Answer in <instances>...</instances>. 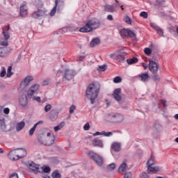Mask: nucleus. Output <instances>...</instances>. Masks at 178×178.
I'll use <instances>...</instances> for the list:
<instances>
[{
	"instance_id": "69168bd1",
	"label": "nucleus",
	"mask_w": 178,
	"mask_h": 178,
	"mask_svg": "<svg viewBox=\"0 0 178 178\" xmlns=\"http://www.w3.org/2000/svg\"><path fill=\"white\" fill-rule=\"evenodd\" d=\"M69 29H70L69 26H66V27L63 28V33H67V31H70Z\"/></svg>"
},
{
	"instance_id": "79ce46f5",
	"label": "nucleus",
	"mask_w": 178,
	"mask_h": 178,
	"mask_svg": "<svg viewBox=\"0 0 178 178\" xmlns=\"http://www.w3.org/2000/svg\"><path fill=\"white\" fill-rule=\"evenodd\" d=\"M112 113L111 114H106L104 116V120H106L107 122H109L111 120V119H112Z\"/></svg>"
},
{
	"instance_id": "3c124183",
	"label": "nucleus",
	"mask_w": 178,
	"mask_h": 178,
	"mask_svg": "<svg viewBox=\"0 0 178 178\" xmlns=\"http://www.w3.org/2000/svg\"><path fill=\"white\" fill-rule=\"evenodd\" d=\"M140 178H149V176H148L147 172H142L140 175Z\"/></svg>"
},
{
	"instance_id": "49530a36",
	"label": "nucleus",
	"mask_w": 178,
	"mask_h": 178,
	"mask_svg": "<svg viewBox=\"0 0 178 178\" xmlns=\"http://www.w3.org/2000/svg\"><path fill=\"white\" fill-rule=\"evenodd\" d=\"M140 16L143 19H147V17H148V13H147L145 11H143L140 13Z\"/></svg>"
},
{
	"instance_id": "9b49d317",
	"label": "nucleus",
	"mask_w": 178,
	"mask_h": 178,
	"mask_svg": "<svg viewBox=\"0 0 178 178\" xmlns=\"http://www.w3.org/2000/svg\"><path fill=\"white\" fill-rule=\"evenodd\" d=\"M19 102L21 106H27L29 104V99H27V95L24 94L19 95Z\"/></svg>"
},
{
	"instance_id": "4d7b16f0",
	"label": "nucleus",
	"mask_w": 178,
	"mask_h": 178,
	"mask_svg": "<svg viewBox=\"0 0 178 178\" xmlns=\"http://www.w3.org/2000/svg\"><path fill=\"white\" fill-rule=\"evenodd\" d=\"M44 173H49L51 172V168L49 167H44L43 169Z\"/></svg>"
},
{
	"instance_id": "e433bc0d",
	"label": "nucleus",
	"mask_w": 178,
	"mask_h": 178,
	"mask_svg": "<svg viewBox=\"0 0 178 178\" xmlns=\"http://www.w3.org/2000/svg\"><path fill=\"white\" fill-rule=\"evenodd\" d=\"M13 72H12V66H9L7 70L6 77H12Z\"/></svg>"
},
{
	"instance_id": "a211bd4d",
	"label": "nucleus",
	"mask_w": 178,
	"mask_h": 178,
	"mask_svg": "<svg viewBox=\"0 0 178 178\" xmlns=\"http://www.w3.org/2000/svg\"><path fill=\"white\" fill-rule=\"evenodd\" d=\"M161 168L159 165H156V163L154 165H151L147 168L148 173H156V172H159Z\"/></svg>"
},
{
	"instance_id": "0eeeda50",
	"label": "nucleus",
	"mask_w": 178,
	"mask_h": 178,
	"mask_svg": "<svg viewBox=\"0 0 178 178\" xmlns=\"http://www.w3.org/2000/svg\"><path fill=\"white\" fill-rule=\"evenodd\" d=\"M34 81V76L31 75L26 76L21 82L20 86L21 87H23L24 88H26L31 84V82Z\"/></svg>"
},
{
	"instance_id": "a19ab883",
	"label": "nucleus",
	"mask_w": 178,
	"mask_h": 178,
	"mask_svg": "<svg viewBox=\"0 0 178 178\" xmlns=\"http://www.w3.org/2000/svg\"><path fill=\"white\" fill-rule=\"evenodd\" d=\"M124 21L125 22V23H127V24H131V18H130V17L129 16H125L124 17Z\"/></svg>"
},
{
	"instance_id": "c756f323",
	"label": "nucleus",
	"mask_w": 178,
	"mask_h": 178,
	"mask_svg": "<svg viewBox=\"0 0 178 178\" xmlns=\"http://www.w3.org/2000/svg\"><path fill=\"white\" fill-rule=\"evenodd\" d=\"M140 78L141 81H147L148 79H149V75L148 73L142 74L139 76Z\"/></svg>"
},
{
	"instance_id": "2eb2a0df",
	"label": "nucleus",
	"mask_w": 178,
	"mask_h": 178,
	"mask_svg": "<svg viewBox=\"0 0 178 178\" xmlns=\"http://www.w3.org/2000/svg\"><path fill=\"white\" fill-rule=\"evenodd\" d=\"M111 116L115 119L116 123H120L124 120V116L119 113H111Z\"/></svg>"
},
{
	"instance_id": "6ab92c4d",
	"label": "nucleus",
	"mask_w": 178,
	"mask_h": 178,
	"mask_svg": "<svg viewBox=\"0 0 178 178\" xmlns=\"http://www.w3.org/2000/svg\"><path fill=\"white\" fill-rule=\"evenodd\" d=\"M122 92V89L117 88L113 92V97L116 101H122V96H120V93Z\"/></svg>"
},
{
	"instance_id": "052dcab7",
	"label": "nucleus",
	"mask_w": 178,
	"mask_h": 178,
	"mask_svg": "<svg viewBox=\"0 0 178 178\" xmlns=\"http://www.w3.org/2000/svg\"><path fill=\"white\" fill-rule=\"evenodd\" d=\"M84 59H86L85 56H80L78 58V62H83V60H84Z\"/></svg>"
},
{
	"instance_id": "f03ea898",
	"label": "nucleus",
	"mask_w": 178,
	"mask_h": 178,
	"mask_svg": "<svg viewBox=\"0 0 178 178\" xmlns=\"http://www.w3.org/2000/svg\"><path fill=\"white\" fill-rule=\"evenodd\" d=\"M101 27V22L96 18L88 19L85 26L79 29L80 33H91L92 30H97Z\"/></svg>"
},
{
	"instance_id": "b1692460",
	"label": "nucleus",
	"mask_w": 178,
	"mask_h": 178,
	"mask_svg": "<svg viewBox=\"0 0 178 178\" xmlns=\"http://www.w3.org/2000/svg\"><path fill=\"white\" fill-rule=\"evenodd\" d=\"M59 115V113L54 112L53 111H50L49 113V119L52 122H55L58 119V116Z\"/></svg>"
},
{
	"instance_id": "2f4dec72",
	"label": "nucleus",
	"mask_w": 178,
	"mask_h": 178,
	"mask_svg": "<svg viewBox=\"0 0 178 178\" xmlns=\"http://www.w3.org/2000/svg\"><path fill=\"white\" fill-rule=\"evenodd\" d=\"M65 127V122H61L58 126L54 127V131H59V130H62Z\"/></svg>"
},
{
	"instance_id": "680f3d73",
	"label": "nucleus",
	"mask_w": 178,
	"mask_h": 178,
	"mask_svg": "<svg viewBox=\"0 0 178 178\" xmlns=\"http://www.w3.org/2000/svg\"><path fill=\"white\" fill-rule=\"evenodd\" d=\"M9 112H10V110L9 109V108H5L3 109V113L6 114V115H9Z\"/></svg>"
},
{
	"instance_id": "9d476101",
	"label": "nucleus",
	"mask_w": 178,
	"mask_h": 178,
	"mask_svg": "<svg viewBox=\"0 0 178 178\" xmlns=\"http://www.w3.org/2000/svg\"><path fill=\"white\" fill-rule=\"evenodd\" d=\"M28 168H29V170H31V172L35 173V175H37V173H39V172H40V165L38 164H35L33 162L30 163L28 165Z\"/></svg>"
},
{
	"instance_id": "20e7f679",
	"label": "nucleus",
	"mask_w": 178,
	"mask_h": 178,
	"mask_svg": "<svg viewBox=\"0 0 178 178\" xmlns=\"http://www.w3.org/2000/svg\"><path fill=\"white\" fill-rule=\"evenodd\" d=\"M40 91V84L34 83L30 86L27 90L28 98H33V96L38 94Z\"/></svg>"
},
{
	"instance_id": "6e6552de",
	"label": "nucleus",
	"mask_w": 178,
	"mask_h": 178,
	"mask_svg": "<svg viewBox=\"0 0 178 178\" xmlns=\"http://www.w3.org/2000/svg\"><path fill=\"white\" fill-rule=\"evenodd\" d=\"M121 37H130L132 40H135L136 33L129 29H123L120 31Z\"/></svg>"
},
{
	"instance_id": "37998d69",
	"label": "nucleus",
	"mask_w": 178,
	"mask_h": 178,
	"mask_svg": "<svg viewBox=\"0 0 178 178\" xmlns=\"http://www.w3.org/2000/svg\"><path fill=\"white\" fill-rule=\"evenodd\" d=\"M52 177L53 178H60L61 177L60 173H59L58 171H54L52 173Z\"/></svg>"
},
{
	"instance_id": "6e6d98bb",
	"label": "nucleus",
	"mask_w": 178,
	"mask_h": 178,
	"mask_svg": "<svg viewBox=\"0 0 178 178\" xmlns=\"http://www.w3.org/2000/svg\"><path fill=\"white\" fill-rule=\"evenodd\" d=\"M153 80L154 81H159V80H161V77L159 76L158 74H155L154 76H153Z\"/></svg>"
},
{
	"instance_id": "cd10ccee",
	"label": "nucleus",
	"mask_w": 178,
	"mask_h": 178,
	"mask_svg": "<svg viewBox=\"0 0 178 178\" xmlns=\"http://www.w3.org/2000/svg\"><path fill=\"white\" fill-rule=\"evenodd\" d=\"M59 2H60V0L55 1V6L49 13L50 16H54L55 13H56V9H58V6Z\"/></svg>"
},
{
	"instance_id": "4be33fe9",
	"label": "nucleus",
	"mask_w": 178,
	"mask_h": 178,
	"mask_svg": "<svg viewBox=\"0 0 178 178\" xmlns=\"http://www.w3.org/2000/svg\"><path fill=\"white\" fill-rule=\"evenodd\" d=\"M92 144L94 147H99V148H104V143H102V140L99 139H94L92 141Z\"/></svg>"
},
{
	"instance_id": "1a4fd4ad",
	"label": "nucleus",
	"mask_w": 178,
	"mask_h": 178,
	"mask_svg": "<svg viewBox=\"0 0 178 178\" xmlns=\"http://www.w3.org/2000/svg\"><path fill=\"white\" fill-rule=\"evenodd\" d=\"M32 16L34 19H42V17L47 16V11L44 10H38V11L33 12Z\"/></svg>"
},
{
	"instance_id": "4c0bfd02",
	"label": "nucleus",
	"mask_w": 178,
	"mask_h": 178,
	"mask_svg": "<svg viewBox=\"0 0 178 178\" xmlns=\"http://www.w3.org/2000/svg\"><path fill=\"white\" fill-rule=\"evenodd\" d=\"M5 76H6V68L5 67H2L0 77H5Z\"/></svg>"
},
{
	"instance_id": "a18cd8bd",
	"label": "nucleus",
	"mask_w": 178,
	"mask_h": 178,
	"mask_svg": "<svg viewBox=\"0 0 178 178\" xmlns=\"http://www.w3.org/2000/svg\"><path fill=\"white\" fill-rule=\"evenodd\" d=\"M106 9L108 12H114L115 11V8H113V6H112V5L106 6Z\"/></svg>"
},
{
	"instance_id": "ea45409f",
	"label": "nucleus",
	"mask_w": 178,
	"mask_h": 178,
	"mask_svg": "<svg viewBox=\"0 0 178 178\" xmlns=\"http://www.w3.org/2000/svg\"><path fill=\"white\" fill-rule=\"evenodd\" d=\"M144 52L145 54V55H147V56H149V55H151V54H152V50H151V49L146 47L144 49Z\"/></svg>"
},
{
	"instance_id": "473e14b6",
	"label": "nucleus",
	"mask_w": 178,
	"mask_h": 178,
	"mask_svg": "<svg viewBox=\"0 0 178 178\" xmlns=\"http://www.w3.org/2000/svg\"><path fill=\"white\" fill-rule=\"evenodd\" d=\"M127 62L128 65H134V63H137V62H138V59L136 57H134L132 58L127 59Z\"/></svg>"
},
{
	"instance_id": "ddd939ff",
	"label": "nucleus",
	"mask_w": 178,
	"mask_h": 178,
	"mask_svg": "<svg viewBox=\"0 0 178 178\" xmlns=\"http://www.w3.org/2000/svg\"><path fill=\"white\" fill-rule=\"evenodd\" d=\"M149 69L152 73H156L158 72V64L155 61L149 60Z\"/></svg>"
},
{
	"instance_id": "13d9d810",
	"label": "nucleus",
	"mask_w": 178,
	"mask_h": 178,
	"mask_svg": "<svg viewBox=\"0 0 178 178\" xmlns=\"http://www.w3.org/2000/svg\"><path fill=\"white\" fill-rule=\"evenodd\" d=\"M118 56V51H116L114 54H111L109 55L111 59H115V58H116V56Z\"/></svg>"
},
{
	"instance_id": "423d86ee",
	"label": "nucleus",
	"mask_w": 178,
	"mask_h": 178,
	"mask_svg": "<svg viewBox=\"0 0 178 178\" xmlns=\"http://www.w3.org/2000/svg\"><path fill=\"white\" fill-rule=\"evenodd\" d=\"M89 156L91 158V159L94 160L98 166H102V165H104V159L99 156V154L90 152Z\"/></svg>"
},
{
	"instance_id": "c85d7f7f",
	"label": "nucleus",
	"mask_w": 178,
	"mask_h": 178,
	"mask_svg": "<svg viewBox=\"0 0 178 178\" xmlns=\"http://www.w3.org/2000/svg\"><path fill=\"white\" fill-rule=\"evenodd\" d=\"M24 126H26V123L23 121L17 123V126H16L17 131H20L23 130V129H24Z\"/></svg>"
},
{
	"instance_id": "f704fd0d",
	"label": "nucleus",
	"mask_w": 178,
	"mask_h": 178,
	"mask_svg": "<svg viewBox=\"0 0 178 178\" xmlns=\"http://www.w3.org/2000/svg\"><path fill=\"white\" fill-rule=\"evenodd\" d=\"M166 0H155L154 4L156 6H163Z\"/></svg>"
},
{
	"instance_id": "39448f33",
	"label": "nucleus",
	"mask_w": 178,
	"mask_h": 178,
	"mask_svg": "<svg viewBox=\"0 0 178 178\" xmlns=\"http://www.w3.org/2000/svg\"><path fill=\"white\" fill-rule=\"evenodd\" d=\"M76 74H77V73L74 70L65 69L63 71V77L65 80H67V81L72 80Z\"/></svg>"
},
{
	"instance_id": "bf43d9fd",
	"label": "nucleus",
	"mask_w": 178,
	"mask_h": 178,
	"mask_svg": "<svg viewBox=\"0 0 178 178\" xmlns=\"http://www.w3.org/2000/svg\"><path fill=\"white\" fill-rule=\"evenodd\" d=\"M10 178H19V175H17V173H13L10 175Z\"/></svg>"
},
{
	"instance_id": "de8ad7c7",
	"label": "nucleus",
	"mask_w": 178,
	"mask_h": 178,
	"mask_svg": "<svg viewBox=\"0 0 178 178\" xmlns=\"http://www.w3.org/2000/svg\"><path fill=\"white\" fill-rule=\"evenodd\" d=\"M35 129H37V125H34L33 127L29 130V136H33L34 134Z\"/></svg>"
},
{
	"instance_id": "8fccbe9b",
	"label": "nucleus",
	"mask_w": 178,
	"mask_h": 178,
	"mask_svg": "<svg viewBox=\"0 0 178 178\" xmlns=\"http://www.w3.org/2000/svg\"><path fill=\"white\" fill-rule=\"evenodd\" d=\"M52 108V106L51 104H47L44 106V112H49V110Z\"/></svg>"
},
{
	"instance_id": "0e129e2a",
	"label": "nucleus",
	"mask_w": 178,
	"mask_h": 178,
	"mask_svg": "<svg viewBox=\"0 0 178 178\" xmlns=\"http://www.w3.org/2000/svg\"><path fill=\"white\" fill-rule=\"evenodd\" d=\"M124 178H131V174L130 172L125 174Z\"/></svg>"
},
{
	"instance_id": "412c9836",
	"label": "nucleus",
	"mask_w": 178,
	"mask_h": 178,
	"mask_svg": "<svg viewBox=\"0 0 178 178\" xmlns=\"http://www.w3.org/2000/svg\"><path fill=\"white\" fill-rule=\"evenodd\" d=\"M126 56V53L118 51L117 56L115 57V60L118 62H123L124 60V57Z\"/></svg>"
},
{
	"instance_id": "dca6fc26",
	"label": "nucleus",
	"mask_w": 178,
	"mask_h": 178,
	"mask_svg": "<svg viewBox=\"0 0 178 178\" xmlns=\"http://www.w3.org/2000/svg\"><path fill=\"white\" fill-rule=\"evenodd\" d=\"M15 152L18 159H22V158H24L27 155V151L24 149H15Z\"/></svg>"
},
{
	"instance_id": "603ef678",
	"label": "nucleus",
	"mask_w": 178,
	"mask_h": 178,
	"mask_svg": "<svg viewBox=\"0 0 178 178\" xmlns=\"http://www.w3.org/2000/svg\"><path fill=\"white\" fill-rule=\"evenodd\" d=\"M74 111H76V106L72 105V106L70 107V111H69V113H74Z\"/></svg>"
},
{
	"instance_id": "58836bf2",
	"label": "nucleus",
	"mask_w": 178,
	"mask_h": 178,
	"mask_svg": "<svg viewBox=\"0 0 178 178\" xmlns=\"http://www.w3.org/2000/svg\"><path fill=\"white\" fill-rule=\"evenodd\" d=\"M69 31L71 32L80 31V29H79V27H77V26H69Z\"/></svg>"
},
{
	"instance_id": "338daca9",
	"label": "nucleus",
	"mask_w": 178,
	"mask_h": 178,
	"mask_svg": "<svg viewBox=\"0 0 178 178\" xmlns=\"http://www.w3.org/2000/svg\"><path fill=\"white\" fill-rule=\"evenodd\" d=\"M107 19L111 21L113 20V16H112V15H108L107 16Z\"/></svg>"
},
{
	"instance_id": "f257e3e1",
	"label": "nucleus",
	"mask_w": 178,
	"mask_h": 178,
	"mask_svg": "<svg viewBox=\"0 0 178 178\" xmlns=\"http://www.w3.org/2000/svg\"><path fill=\"white\" fill-rule=\"evenodd\" d=\"M101 90V85L98 82H94L88 85L86 90V95L88 99H90V104H95L98 95H99V90Z\"/></svg>"
},
{
	"instance_id": "c9c22d12",
	"label": "nucleus",
	"mask_w": 178,
	"mask_h": 178,
	"mask_svg": "<svg viewBox=\"0 0 178 178\" xmlns=\"http://www.w3.org/2000/svg\"><path fill=\"white\" fill-rule=\"evenodd\" d=\"M0 45L1 47H8V45H9L8 39H1L0 40Z\"/></svg>"
},
{
	"instance_id": "5701e85b",
	"label": "nucleus",
	"mask_w": 178,
	"mask_h": 178,
	"mask_svg": "<svg viewBox=\"0 0 178 178\" xmlns=\"http://www.w3.org/2000/svg\"><path fill=\"white\" fill-rule=\"evenodd\" d=\"M94 137L95 136H104V137H111L112 136V132H106L105 131H103L102 132L97 131L96 133L93 134Z\"/></svg>"
},
{
	"instance_id": "7c9ffc66",
	"label": "nucleus",
	"mask_w": 178,
	"mask_h": 178,
	"mask_svg": "<svg viewBox=\"0 0 178 178\" xmlns=\"http://www.w3.org/2000/svg\"><path fill=\"white\" fill-rule=\"evenodd\" d=\"M127 166V164L126 163V161H124L119 167L118 172L120 173L122 172H124L126 170V168Z\"/></svg>"
},
{
	"instance_id": "5fc2aeb1",
	"label": "nucleus",
	"mask_w": 178,
	"mask_h": 178,
	"mask_svg": "<svg viewBox=\"0 0 178 178\" xmlns=\"http://www.w3.org/2000/svg\"><path fill=\"white\" fill-rule=\"evenodd\" d=\"M83 130H85L86 131L90 130V123L89 122H86V124L83 126Z\"/></svg>"
},
{
	"instance_id": "bb28decb",
	"label": "nucleus",
	"mask_w": 178,
	"mask_h": 178,
	"mask_svg": "<svg viewBox=\"0 0 178 178\" xmlns=\"http://www.w3.org/2000/svg\"><path fill=\"white\" fill-rule=\"evenodd\" d=\"M120 147H121L120 143H117V142H114L111 145L112 149L115 151V152H119V151H120Z\"/></svg>"
},
{
	"instance_id": "c03bdc74",
	"label": "nucleus",
	"mask_w": 178,
	"mask_h": 178,
	"mask_svg": "<svg viewBox=\"0 0 178 178\" xmlns=\"http://www.w3.org/2000/svg\"><path fill=\"white\" fill-rule=\"evenodd\" d=\"M116 168V165L115 163H111L107 165V169L108 170H114Z\"/></svg>"
},
{
	"instance_id": "a878e982",
	"label": "nucleus",
	"mask_w": 178,
	"mask_h": 178,
	"mask_svg": "<svg viewBox=\"0 0 178 178\" xmlns=\"http://www.w3.org/2000/svg\"><path fill=\"white\" fill-rule=\"evenodd\" d=\"M101 43V40H99V38H94L90 44V46L91 48H94V47H97V45H99V44Z\"/></svg>"
},
{
	"instance_id": "864d4df0",
	"label": "nucleus",
	"mask_w": 178,
	"mask_h": 178,
	"mask_svg": "<svg viewBox=\"0 0 178 178\" xmlns=\"http://www.w3.org/2000/svg\"><path fill=\"white\" fill-rule=\"evenodd\" d=\"M98 70L99 72H105V70H106V65L99 66V68H98Z\"/></svg>"
},
{
	"instance_id": "f3484780",
	"label": "nucleus",
	"mask_w": 178,
	"mask_h": 178,
	"mask_svg": "<svg viewBox=\"0 0 178 178\" xmlns=\"http://www.w3.org/2000/svg\"><path fill=\"white\" fill-rule=\"evenodd\" d=\"M29 8H27V6L24 3H22L20 6V15L22 16V17H24V16H27L29 13Z\"/></svg>"
},
{
	"instance_id": "e2e57ef3",
	"label": "nucleus",
	"mask_w": 178,
	"mask_h": 178,
	"mask_svg": "<svg viewBox=\"0 0 178 178\" xmlns=\"http://www.w3.org/2000/svg\"><path fill=\"white\" fill-rule=\"evenodd\" d=\"M33 99H34V101H37V102H41V97H34L33 98Z\"/></svg>"
},
{
	"instance_id": "f8f14e48",
	"label": "nucleus",
	"mask_w": 178,
	"mask_h": 178,
	"mask_svg": "<svg viewBox=\"0 0 178 178\" xmlns=\"http://www.w3.org/2000/svg\"><path fill=\"white\" fill-rule=\"evenodd\" d=\"M7 155L10 161H19V158L17 157V153L16 152V149H13L10 151Z\"/></svg>"
},
{
	"instance_id": "72a5a7b5",
	"label": "nucleus",
	"mask_w": 178,
	"mask_h": 178,
	"mask_svg": "<svg viewBox=\"0 0 178 178\" xmlns=\"http://www.w3.org/2000/svg\"><path fill=\"white\" fill-rule=\"evenodd\" d=\"M8 55L6 52V49L0 47V58H5Z\"/></svg>"
},
{
	"instance_id": "4468645a",
	"label": "nucleus",
	"mask_w": 178,
	"mask_h": 178,
	"mask_svg": "<svg viewBox=\"0 0 178 178\" xmlns=\"http://www.w3.org/2000/svg\"><path fill=\"white\" fill-rule=\"evenodd\" d=\"M150 26L155 31H156V33L160 35V37H163V30L161 27L155 23H150Z\"/></svg>"
},
{
	"instance_id": "09e8293b",
	"label": "nucleus",
	"mask_w": 178,
	"mask_h": 178,
	"mask_svg": "<svg viewBox=\"0 0 178 178\" xmlns=\"http://www.w3.org/2000/svg\"><path fill=\"white\" fill-rule=\"evenodd\" d=\"M122 82V77L120 76H116L113 79V83H121Z\"/></svg>"
},
{
	"instance_id": "aec40b11",
	"label": "nucleus",
	"mask_w": 178,
	"mask_h": 178,
	"mask_svg": "<svg viewBox=\"0 0 178 178\" xmlns=\"http://www.w3.org/2000/svg\"><path fill=\"white\" fill-rule=\"evenodd\" d=\"M10 29V28L9 26H6V28L3 29V34L5 40H9V38H10V31H9Z\"/></svg>"
},
{
	"instance_id": "774afa93",
	"label": "nucleus",
	"mask_w": 178,
	"mask_h": 178,
	"mask_svg": "<svg viewBox=\"0 0 178 178\" xmlns=\"http://www.w3.org/2000/svg\"><path fill=\"white\" fill-rule=\"evenodd\" d=\"M48 84H49V81H43V86H48Z\"/></svg>"
},
{
	"instance_id": "393cba45",
	"label": "nucleus",
	"mask_w": 178,
	"mask_h": 178,
	"mask_svg": "<svg viewBox=\"0 0 178 178\" xmlns=\"http://www.w3.org/2000/svg\"><path fill=\"white\" fill-rule=\"evenodd\" d=\"M156 163L155 157H154V156H151L147 161V167L149 168L150 166H154Z\"/></svg>"
},
{
	"instance_id": "7ed1b4c3",
	"label": "nucleus",
	"mask_w": 178,
	"mask_h": 178,
	"mask_svg": "<svg viewBox=\"0 0 178 178\" xmlns=\"http://www.w3.org/2000/svg\"><path fill=\"white\" fill-rule=\"evenodd\" d=\"M40 143L43 145H52L55 144V135L52 132H48L43 139H39Z\"/></svg>"
}]
</instances>
